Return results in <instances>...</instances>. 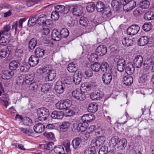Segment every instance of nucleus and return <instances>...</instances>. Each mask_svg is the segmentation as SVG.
<instances>
[{
    "instance_id": "nucleus-1",
    "label": "nucleus",
    "mask_w": 154,
    "mask_h": 154,
    "mask_svg": "<svg viewBox=\"0 0 154 154\" xmlns=\"http://www.w3.org/2000/svg\"><path fill=\"white\" fill-rule=\"evenodd\" d=\"M37 115L40 121L45 120L49 115V110L45 108H41L37 109Z\"/></svg>"
},
{
    "instance_id": "nucleus-2",
    "label": "nucleus",
    "mask_w": 154,
    "mask_h": 154,
    "mask_svg": "<svg viewBox=\"0 0 154 154\" xmlns=\"http://www.w3.org/2000/svg\"><path fill=\"white\" fill-rule=\"evenodd\" d=\"M114 61L117 63V69L120 72L123 71L125 68V60L119 56H116Z\"/></svg>"
},
{
    "instance_id": "nucleus-3",
    "label": "nucleus",
    "mask_w": 154,
    "mask_h": 154,
    "mask_svg": "<svg viewBox=\"0 0 154 154\" xmlns=\"http://www.w3.org/2000/svg\"><path fill=\"white\" fill-rule=\"evenodd\" d=\"M55 105L57 109L61 110H65L71 106V102L69 100H61L57 103Z\"/></svg>"
},
{
    "instance_id": "nucleus-4",
    "label": "nucleus",
    "mask_w": 154,
    "mask_h": 154,
    "mask_svg": "<svg viewBox=\"0 0 154 154\" xmlns=\"http://www.w3.org/2000/svg\"><path fill=\"white\" fill-rule=\"evenodd\" d=\"M97 83L94 82L90 81L82 84L81 89L85 90L86 91L90 90H93L97 88Z\"/></svg>"
},
{
    "instance_id": "nucleus-5",
    "label": "nucleus",
    "mask_w": 154,
    "mask_h": 154,
    "mask_svg": "<svg viewBox=\"0 0 154 154\" xmlns=\"http://www.w3.org/2000/svg\"><path fill=\"white\" fill-rule=\"evenodd\" d=\"M105 141V137L104 136L97 137L95 139L92 140L91 145L94 146H100L103 144Z\"/></svg>"
},
{
    "instance_id": "nucleus-6",
    "label": "nucleus",
    "mask_w": 154,
    "mask_h": 154,
    "mask_svg": "<svg viewBox=\"0 0 154 154\" xmlns=\"http://www.w3.org/2000/svg\"><path fill=\"white\" fill-rule=\"evenodd\" d=\"M140 29V27L137 25H132L128 28L127 34L129 35H134L138 33Z\"/></svg>"
},
{
    "instance_id": "nucleus-7",
    "label": "nucleus",
    "mask_w": 154,
    "mask_h": 154,
    "mask_svg": "<svg viewBox=\"0 0 154 154\" xmlns=\"http://www.w3.org/2000/svg\"><path fill=\"white\" fill-rule=\"evenodd\" d=\"M83 74L80 71L75 72L72 78V81L76 85H79L81 81Z\"/></svg>"
},
{
    "instance_id": "nucleus-8",
    "label": "nucleus",
    "mask_w": 154,
    "mask_h": 154,
    "mask_svg": "<svg viewBox=\"0 0 154 154\" xmlns=\"http://www.w3.org/2000/svg\"><path fill=\"white\" fill-rule=\"evenodd\" d=\"M55 9L59 13L65 14L67 13L69 11V8L68 7H65L63 5H57L54 6Z\"/></svg>"
},
{
    "instance_id": "nucleus-9",
    "label": "nucleus",
    "mask_w": 154,
    "mask_h": 154,
    "mask_svg": "<svg viewBox=\"0 0 154 154\" xmlns=\"http://www.w3.org/2000/svg\"><path fill=\"white\" fill-rule=\"evenodd\" d=\"M66 88L65 85L63 83V82L59 81L57 82L55 87V89L57 93L61 94L63 91L64 88Z\"/></svg>"
},
{
    "instance_id": "nucleus-10",
    "label": "nucleus",
    "mask_w": 154,
    "mask_h": 154,
    "mask_svg": "<svg viewBox=\"0 0 154 154\" xmlns=\"http://www.w3.org/2000/svg\"><path fill=\"white\" fill-rule=\"evenodd\" d=\"M102 79L104 84L106 85L109 84L112 79V76L111 73L109 72L105 73L102 75Z\"/></svg>"
},
{
    "instance_id": "nucleus-11",
    "label": "nucleus",
    "mask_w": 154,
    "mask_h": 154,
    "mask_svg": "<svg viewBox=\"0 0 154 154\" xmlns=\"http://www.w3.org/2000/svg\"><path fill=\"white\" fill-rule=\"evenodd\" d=\"M4 31H1L0 32V43L2 45L5 46L8 44L10 41L9 38H8L6 37L7 36L4 34Z\"/></svg>"
},
{
    "instance_id": "nucleus-12",
    "label": "nucleus",
    "mask_w": 154,
    "mask_h": 154,
    "mask_svg": "<svg viewBox=\"0 0 154 154\" xmlns=\"http://www.w3.org/2000/svg\"><path fill=\"white\" fill-rule=\"evenodd\" d=\"M107 49L105 45H101L99 46L96 49V52L98 55L103 56L107 53Z\"/></svg>"
},
{
    "instance_id": "nucleus-13",
    "label": "nucleus",
    "mask_w": 154,
    "mask_h": 154,
    "mask_svg": "<svg viewBox=\"0 0 154 154\" xmlns=\"http://www.w3.org/2000/svg\"><path fill=\"white\" fill-rule=\"evenodd\" d=\"M56 75L55 71L54 70H51L48 72L47 73L45 80L46 81H52L55 79Z\"/></svg>"
},
{
    "instance_id": "nucleus-14",
    "label": "nucleus",
    "mask_w": 154,
    "mask_h": 154,
    "mask_svg": "<svg viewBox=\"0 0 154 154\" xmlns=\"http://www.w3.org/2000/svg\"><path fill=\"white\" fill-rule=\"evenodd\" d=\"M143 58L142 57L139 55L136 56L133 60L134 65L137 68L140 67L143 62Z\"/></svg>"
},
{
    "instance_id": "nucleus-15",
    "label": "nucleus",
    "mask_w": 154,
    "mask_h": 154,
    "mask_svg": "<svg viewBox=\"0 0 154 154\" xmlns=\"http://www.w3.org/2000/svg\"><path fill=\"white\" fill-rule=\"evenodd\" d=\"M39 59L34 55H31L29 59V64L31 66H36L38 63Z\"/></svg>"
},
{
    "instance_id": "nucleus-16",
    "label": "nucleus",
    "mask_w": 154,
    "mask_h": 154,
    "mask_svg": "<svg viewBox=\"0 0 154 154\" xmlns=\"http://www.w3.org/2000/svg\"><path fill=\"white\" fill-rule=\"evenodd\" d=\"M136 5V3L135 1L131 0L126 6H123L124 11L127 12L129 11L135 7Z\"/></svg>"
},
{
    "instance_id": "nucleus-17",
    "label": "nucleus",
    "mask_w": 154,
    "mask_h": 154,
    "mask_svg": "<svg viewBox=\"0 0 154 154\" xmlns=\"http://www.w3.org/2000/svg\"><path fill=\"white\" fill-rule=\"evenodd\" d=\"M45 128V126L43 124L38 123L34 125L33 129L35 132L40 133L44 131Z\"/></svg>"
},
{
    "instance_id": "nucleus-18",
    "label": "nucleus",
    "mask_w": 154,
    "mask_h": 154,
    "mask_svg": "<svg viewBox=\"0 0 154 154\" xmlns=\"http://www.w3.org/2000/svg\"><path fill=\"white\" fill-rule=\"evenodd\" d=\"M64 113L62 111H54L52 112L51 116L52 119H60L63 118Z\"/></svg>"
},
{
    "instance_id": "nucleus-19",
    "label": "nucleus",
    "mask_w": 154,
    "mask_h": 154,
    "mask_svg": "<svg viewBox=\"0 0 154 154\" xmlns=\"http://www.w3.org/2000/svg\"><path fill=\"white\" fill-rule=\"evenodd\" d=\"M127 145L126 140L125 138H123L119 141L116 145V147L119 149L122 150L125 149Z\"/></svg>"
},
{
    "instance_id": "nucleus-20",
    "label": "nucleus",
    "mask_w": 154,
    "mask_h": 154,
    "mask_svg": "<svg viewBox=\"0 0 154 154\" xmlns=\"http://www.w3.org/2000/svg\"><path fill=\"white\" fill-rule=\"evenodd\" d=\"M73 14L76 16H79L82 13V8L77 6H72V8Z\"/></svg>"
},
{
    "instance_id": "nucleus-21",
    "label": "nucleus",
    "mask_w": 154,
    "mask_h": 154,
    "mask_svg": "<svg viewBox=\"0 0 154 154\" xmlns=\"http://www.w3.org/2000/svg\"><path fill=\"white\" fill-rule=\"evenodd\" d=\"M14 73L13 71L10 72L8 70L3 71L1 74V77L3 79H8L14 75Z\"/></svg>"
},
{
    "instance_id": "nucleus-22",
    "label": "nucleus",
    "mask_w": 154,
    "mask_h": 154,
    "mask_svg": "<svg viewBox=\"0 0 154 154\" xmlns=\"http://www.w3.org/2000/svg\"><path fill=\"white\" fill-rule=\"evenodd\" d=\"M95 119V117L93 114L85 115L82 117V120L84 122H90Z\"/></svg>"
},
{
    "instance_id": "nucleus-23",
    "label": "nucleus",
    "mask_w": 154,
    "mask_h": 154,
    "mask_svg": "<svg viewBox=\"0 0 154 154\" xmlns=\"http://www.w3.org/2000/svg\"><path fill=\"white\" fill-rule=\"evenodd\" d=\"M98 109V105L95 103H92L89 104L88 108V111L91 113H95Z\"/></svg>"
},
{
    "instance_id": "nucleus-24",
    "label": "nucleus",
    "mask_w": 154,
    "mask_h": 154,
    "mask_svg": "<svg viewBox=\"0 0 154 154\" xmlns=\"http://www.w3.org/2000/svg\"><path fill=\"white\" fill-rule=\"evenodd\" d=\"M51 36L53 39L56 41H59L61 39L60 33L57 29H54L52 31Z\"/></svg>"
},
{
    "instance_id": "nucleus-25",
    "label": "nucleus",
    "mask_w": 154,
    "mask_h": 154,
    "mask_svg": "<svg viewBox=\"0 0 154 154\" xmlns=\"http://www.w3.org/2000/svg\"><path fill=\"white\" fill-rule=\"evenodd\" d=\"M54 146V144L53 142L49 143L46 145L44 146L45 152L47 154H48L53 150V148Z\"/></svg>"
},
{
    "instance_id": "nucleus-26",
    "label": "nucleus",
    "mask_w": 154,
    "mask_h": 154,
    "mask_svg": "<svg viewBox=\"0 0 154 154\" xmlns=\"http://www.w3.org/2000/svg\"><path fill=\"white\" fill-rule=\"evenodd\" d=\"M20 66L19 61L18 60H13L9 64V69L13 70H16Z\"/></svg>"
},
{
    "instance_id": "nucleus-27",
    "label": "nucleus",
    "mask_w": 154,
    "mask_h": 154,
    "mask_svg": "<svg viewBox=\"0 0 154 154\" xmlns=\"http://www.w3.org/2000/svg\"><path fill=\"white\" fill-rule=\"evenodd\" d=\"M70 126V123L68 122H64L60 126V130L61 132H64L67 131Z\"/></svg>"
},
{
    "instance_id": "nucleus-28",
    "label": "nucleus",
    "mask_w": 154,
    "mask_h": 154,
    "mask_svg": "<svg viewBox=\"0 0 154 154\" xmlns=\"http://www.w3.org/2000/svg\"><path fill=\"white\" fill-rule=\"evenodd\" d=\"M45 53V49L44 48L40 47L37 48L35 50V56L38 58L42 57L44 56Z\"/></svg>"
},
{
    "instance_id": "nucleus-29",
    "label": "nucleus",
    "mask_w": 154,
    "mask_h": 154,
    "mask_svg": "<svg viewBox=\"0 0 154 154\" xmlns=\"http://www.w3.org/2000/svg\"><path fill=\"white\" fill-rule=\"evenodd\" d=\"M134 67L131 63H128L125 68V72L127 74L130 75L134 73Z\"/></svg>"
},
{
    "instance_id": "nucleus-30",
    "label": "nucleus",
    "mask_w": 154,
    "mask_h": 154,
    "mask_svg": "<svg viewBox=\"0 0 154 154\" xmlns=\"http://www.w3.org/2000/svg\"><path fill=\"white\" fill-rule=\"evenodd\" d=\"M149 42L147 36H144L141 37L138 40V44L139 45L143 46L146 45Z\"/></svg>"
},
{
    "instance_id": "nucleus-31",
    "label": "nucleus",
    "mask_w": 154,
    "mask_h": 154,
    "mask_svg": "<svg viewBox=\"0 0 154 154\" xmlns=\"http://www.w3.org/2000/svg\"><path fill=\"white\" fill-rule=\"evenodd\" d=\"M37 23L39 25H43L47 18L46 16L44 14H37Z\"/></svg>"
},
{
    "instance_id": "nucleus-32",
    "label": "nucleus",
    "mask_w": 154,
    "mask_h": 154,
    "mask_svg": "<svg viewBox=\"0 0 154 154\" xmlns=\"http://www.w3.org/2000/svg\"><path fill=\"white\" fill-rule=\"evenodd\" d=\"M95 7L97 11L100 12L104 10L105 5L103 2L99 1L97 2Z\"/></svg>"
},
{
    "instance_id": "nucleus-33",
    "label": "nucleus",
    "mask_w": 154,
    "mask_h": 154,
    "mask_svg": "<svg viewBox=\"0 0 154 154\" xmlns=\"http://www.w3.org/2000/svg\"><path fill=\"white\" fill-rule=\"evenodd\" d=\"M133 78L132 77L129 75H127L123 78V82L125 85L129 86L133 82Z\"/></svg>"
},
{
    "instance_id": "nucleus-34",
    "label": "nucleus",
    "mask_w": 154,
    "mask_h": 154,
    "mask_svg": "<svg viewBox=\"0 0 154 154\" xmlns=\"http://www.w3.org/2000/svg\"><path fill=\"white\" fill-rule=\"evenodd\" d=\"M52 87V85L51 84H45L41 87V91L43 93H46L51 89Z\"/></svg>"
},
{
    "instance_id": "nucleus-35",
    "label": "nucleus",
    "mask_w": 154,
    "mask_h": 154,
    "mask_svg": "<svg viewBox=\"0 0 154 154\" xmlns=\"http://www.w3.org/2000/svg\"><path fill=\"white\" fill-rule=\"evenodd\" d=\"M95 5L94 3L92 2L88 3L86 5V10L88 12L92 13L93 12L94 10Z\"/></svg>"
},
{
    "instance_id": "nucleus-36",
    "label": "nucleus",
    "mask_w": 154,
    "mask_h": 154,
    "mask_svg": "<svg viewBox=\"0 0 154 154\" xmlns=\"http://www.w3.org/2000/svg\"><path fill=\"white\" fill-rule=\"evenodd\" d=\"M68 70L70 72H77V65L73 63H70L68 65L67 68Z\"/></svg>"
},
{
    "instance_id": "nucleus-37",
    "label": "nucleus",
    "mask_w": 154,
    "mask_h": 154,
    "mask_svg": "<svg viewBox=\"0 0 154 154\" xmlns=\"http://www.w3.org/2000/svg\"><path fill=\"white\" fill-rule=\"evenodd\" d=\"M36 39L35 38H32L29 42L28 47L29 49L30 50H33L36 47Z\"/></svg>"
},
{
    "instance_id": "nucleus-38",
    "label": "nucleus",
    "mask_w": 154,
    "mask_h": 154,
    "mask_svg": "<svg viewBox=\"0 0 154 154\" xmlns=\"http://www.w3.org/2000/svg\"><path fill=\"white\" fill-rule=\"evenodd\" d=\"M145 19L149 20L154 19V12L152 11H149L146 13L144 15Z\"/></svg>"
},
{
    "instance_id": "nucleus-39",
    "label": "nucleus",
    "mask_w": 154,
    "mask_h": 154,
    "mask_svg": "<svg viewBox=\"0 0 154 154\" xmlns=\"http://www.w3.org/2000/svg\"><path fill=\"white\" fill-rule=\"evenodd\" d=\"M82 141L81 139L79 137H77L74 139L72 142L73 147L75 149L77 148Z\"/></svg>"
},
{
    "instance_id": "nucleus-40",
    "label": "nucleus",
    "mask_w": 154,
    "mask_h": 154,
    "mask_svg": "<svg viewBox=\"0 0 154 154\" xmlns=\"http://www.w3.org/2000/svg\"><path fill=\"white\" fill-rule=\"evenodd\" d=\"M90 97L92 100H99L101 97V95L99 91H95L91 94Z\"/></svg>"
},
{
    "instance_id": "nucleus-41",
    "label": "nucleus",
    "mask_w": 154,
    "mask_h": 154,
    "mask_svg": "<svg viewBox=\"0 0 154 154\" xmlns=\"http://www.w3.org/2000/svg\"><path fill=\"white\" fill-rule=\"evenodd\" d=\"M119 138L118 136H114L111 139L109 142V144L110 146L114 147L117 144L119 141Z\"/></svg>"
},
{
    "instance_id": "nucleus-42",
    "label": "nucleus",
    "mask_w": 154,
    "mask_h": 154,
    "mask_svg": "<svg viewBox=\"0 0 154 154\" xmlns=\"http://www.w3.org/2000/svg\"><path fill=\"white\" fill-rule=\"evenodd\" d=\"M122 42L123 45L127 46H130L133 44V41L132 39L126 38H124L122 40Z\"/></svg>"
},
{
    "instance_id": "nucleus-43",
    "label": "nucleus",
    "mask_w": 154,
    "mask_h": 154,
    "mask_svg": "<svg viewBox=\"0 0 154 154\" xmlns=\"http://www.w3.org/2000/svg\"><path fill=\"white\" fill-rule=\"evenodd\" d=\"M65 116H71L74 115L75 112H78V110H77L75 112L74 110L70 109L68 108L66 109L65 110Z\"/></svg>"
},
{
    "instance_id": "nucleus-44",
    "label": "nucleus",
    "mask_w": 154,
    "mask_h": 154,
    "mask_svg": "<svg viewBox=\"0 0 154 154\" xmlns=\"http://www.w3.org/2000/svg\"><path fill=\"white\" fill-rule=\"evenodd\" d=\"M60 33L61 36V38H66L69 34V31L68 30L65 28L62 29Z\"/></svg>"
},
{
    "instance_id": "nucleus-45",
    "label": "nucleus",
    "mask_w": 154,
    "mask_h": 154,
    "mask_svg": "<svg viewBox=\"0 0 154 154\" xmlns=\"http://www.w3.org/2000/svg\"><path fill=\"white\" fill-rule=\"evenodd\" d=\"M101 70L103 72H106L109 70V66L107 63L103 62L100 65Z\"/></svg>"
},
{
    "instance_id": "nucleus-46",
    "label": "nucleus",
    "mask_w": 154,
    "mask_h": 154,
    "mask_svg": "<svg viewBox=\"0 0 154 154\" xmlns=\"http://www.w3.org/2000/svg\"><path fill=\"white\" fill-rule=\"evenodd\" d=\"M100 64L97 62L91 65V67L92 70L95 72L99 71L100 69Z\"/></svg>"
},
{
    "instance_id": "nucleus-47",
    "label": "nucleus",
    "mask_w": 154,
    "mask_h": 154,
    "mask_svg": "<svg viewBox=\"0 0 154 154\" xmlns=\"http://www.w3.org/2000/svg\"><path fill=\"white\" fill-rule=\"evenodd\" d=\"M19 129L21 131L28 136L31 135L33 133V131L32 129H27L26 128L22 127L20 128Z\"/></svg>"
},
{
    "instance_id": "nucleus-48",
    "label": "nucleus",
    "mask_w": 154,
    "mask_h": 154,
    "mask_svg": "<svg viewBox=\"0 0 154 154\" xmlns=\"http://www.w3.org/2000/svg\"><path fill=\"white\" fill-rule=\"evenodd\" d=\"M54 152L56 154H61L64 152V148L61 146H55L53 149Z\"/></svg>"
},
{
    "instance_id": "nucleus-49",
    "label": "nucleus",
    "mask_w": 154,
    "mask_h": 154,
    "mask_svg": "<svg viewBox=\"0 0 154 154\" xmlns=\"http://www.w3.org/2000/svg\"><path fill=\"white\" fill-rule=\"evenodd\" d=\"M98 54L96 53H93L89 55L88 57V59L91 62H94L96 61L98 59Z\"/></svg>"
},
{
    "instance_id": "nucleus-50",
    "label": "nucleus",
    "mask_w": 154,
    "mask_h": 154,
    "mask_svg": "<svg viewBox=\"0 0 154 154\" xmlns=\"http://www.w3.org/2000/svg\"><path fill=\"white\" fill-rule=\"evenodd\" d=\"M86 130V127L85 125V123H79L77 127V130L79 132H82L85 131Z\"/></svg>"
},
{
    "instance_id": "nucleus-51",
    "label": "nucleus",
    "mask_w": 154,
    "mask_h": 154,
    "mask_svg": "<svg viewBox=\"0 0 154 154\" xmlns=\"http://www.w3.org/2000/svg\"><path fill=\"white\" fill-rule=\"evenodd\" d=\"M26 78V75H22L19 76L17 79V83L18 85H23Z\"/></svg>"
},
{
    "instance_id": "nucleus-52",
    "label": "nucleus",
    "mask_w": 154,
    "mask_h": 154,
    "mask_svg": "<svg viewBox=\"0 0 154 154\" xmlns=\"http://www.w3.org/2000/svg\"><path fill=\"white\" fill-rule=\"evenodd\" d=\"M23 122L26 125L30 126L32 124V121L29 118L25 116L23 118Z\"/></svg>"
},
{
    "instance_id": "nucleus-53",
    "label": "nucleus",
    "mask_w": 154,
    "mask_h": 154,
    "mask_svg": "<svg viewBox=\"0 0 154 154\" xmlns=\"http://www.w3.org/2000/svg\"><path fill=\"white\" fill-rule=\"evenodd\" d=\"M72 79L70 77L67 76L65 77L63 82V83L65 85L66 87L68 88L69 85L71 84Z\"/></svg>"
},
{
    "instance_id": "nucleus-54",
    "label": "nucleus",
    "mask_w": 154,
    "mask_h": 154,
    "mask_svg": "<svg viewBox=\"0 0 154 154\" xmlns=\"http://www.w3.org/2000/svg\"><path fill=\"white\" fill-rule=\"evenodd\" d=\"M20 68L21 72H25L28 71L30 67L28 63H26L21 65Z\"/></svg>"
},
{
    "instance_id": "nucleus-55",
    "label": "nucleus",
    "mask_w": 154,
    "mask_h": 154,
    "mask_svg": "<svg viewBox=\"0 0 154 154\" xmlns=\"http://www.w3.org/2000/svg\"><path fill=\"white\" fill-rule=\"evenodd\" d=\"M140 8L142 10L143 9H147L149 7V3L147 0L142 1L140 3Z\"/></svg>"
},
{
    "instance_id": "nucleus-56",
    "label": "nucleus",
    "mask_w": 154,
    "mask_h": 154,
    "mask_svg": "<svg viewBox=\"0 0 154 154\" xmlns=\"http://www.w3.org/2000/svg\"><path fill=\"white\" fill-rule=\"evenodd\" d=\"M38 15H36L34 17H32L29 18L28 22V24L30 25H35L36 22H37Z\"/></svg>"
},
{
    "instance_id": "nucleus-57",
    "label": "nucleus",
    "mask_w": 154,
    "mask_h": 154,
    "mask_svg": "<svg viewBox=\"0 0 154 154\" xmlns=\"http://www.w3.org/2000/svg\"><path fill=\"white\" fill-rule=\"evenodd\" d=\"M96 150L94 147H89L86 149L84 154H95Z\"/></svg>"
},
{
    "instance_id": "nucleus-58",
    "label": "nucleus",
    "mask_w": 154,
    "mask_h": 154,
    "mask_svg": "<svg viewBox=\"0 0 154 154\" xmlns=\"http://www.w3.org/2000/svg\"><path fill=\"white\" fill-rule=\"evenodd\" d=\"M143 29L146 32H148L151 30L152 28V25L150 23H145L143 26Z\"/></svg>"
},
{
    "instance_id": "nucleus-59",
    "label": "nucleus",
    "mask_w": 154,
    "mask_h": 154,
    "mask_svg": "<svg viewBox=\"0 0 154 154\" xmlns=\"http://www.w3.org/2000/svg\"><path fill=\"white\" fill-rule=\"evenodd\" d=\"M87 19L84 17H81L79 20L80 24L82 26H85L87 25Z\"/></svg>"
},
{
    "instance_id": "nucleus-60",
    "label": "nucleus",
    "mask_w": 154,
    "mask_h": 154,
    "mask_svg": "<svg viewBox=\"0 0 154 154\" xmlns=\"http://www.w3.org/2000/svg\"><path fill=\"white\" fill-rule=\"evenodd\" d=\"M63 146L66 148L67 152L70 151V141L68 140H65L63 143Z\"/></svg>"
},
{
    "instance_id": "nucleus-61",
    "label": "nucleus",
    "mask_w": 154,
    "mask_h": 154,
    "mask_svg": "<svg viewBox=\"0 0 154 154\" xmlns=\"http://www.w3.org/2000/svg\"><path fill=\"white\" fill-rule=\"evenodd\" d=\"M51 17L53 20H57L59 17V13L56 11H53L51 14Z\"/></svg>"
},
{
    "instance_id": "nucleus-62",
    "label": "nucleus",
    "mask_w": 154,
    "mask_h": 154,
    "mask_svg": "<svg viewBox=\"0 0 154 154\" xmlns=\"http://www.w3.org/2000/svg\"><path fill=\"white\" fill-rule=\"evenodd\" d=\"M44 135L49 140H53L54 138V134L52 132H46L44 133Z\"/></svg>"
},
{
    "instance_id": "nucleus-63",
    "label": "nucleus",
    "mask_w": 154,
    "mask_h": 154,
    "mask_svg": "<svg viewBox=\"0 0 154 154\" xmlns=\"http://www.w3.org/2000/svg\"><path fill=\"white\" fill-rule=\"evenodd\" d=\"M112 5L116 11H118L120 9V7L119 5V3L117 1H113L112 3Z\"/></svg>"
},
{
    "instance_id": "nucleus-64",
    "label": "nucleus",
    "mask_w": 154,
    "mask_h": 154,
    "mask_svg": "<svg viewBox=\"0 0 154 154\" xmlns=\"http://www.w3.org/2000/svg\"><path fill=\"white\" fill-rule=\"evenodd\" d=\"M108 150V147L105 146H103L100 149L98 152L99 154H106Z\"/></svg>"
}]
</instances>
